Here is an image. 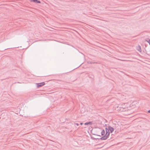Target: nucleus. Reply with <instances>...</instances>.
I'll return each mask as SVG.
<instances>
[{"instance_id": "obj_1", "label": "nucleus", "mask_w": 150, "mask_h": 150, "mask_svg": "<svg viewBox=\"0 0 150 150\" xmlns=\"http://www.w3.org/2000/svg\"><path fill=\"white\" fill-rule=\"evenodd\" d=\"M105 131L106 133L104 130H102L101 132V135H104L103 137V139H106L108 138L110 134V132L111 133L112 132L114 131V129L112 127H109L106 128Z\"/></svg>"}, {"instance_id": "obj_2", "label": "nucleus", "mask_w": 150, "mask_h": 150, "mask_svg": "<svg viewBox=\"0 0 150 150\" xmlns=\"http://www.w3.org/2000/svg\"><path fill=\"white\" fill-rule=\"evenodd\" d=\"M45 83L44 82H42L41 83H37V85L38 88L41 87L45 85Z\"/></svg>"}, {"instance_id": "obj_3", "label": "nucleus", "mask_w": 150, "mask_h": 150, "mask_svg": "<svg viewBox=\"0 0 150 150\" xmlns=\"http://www.w3.org/2000/svg\"><path fill=\"white\" fill-rule=\"evenodd\" d=\"M92 122H88L84 123V125H91L92 124Z\"/></svg>"}, {"instance_id": "obj_4", "label": "nucleus", "mask_w": 150, "mask_h": 150, "mask_svg": "<svg viewBox=\"0 0 150 150\" xmlns=\"http://www.w3.org/2000/svg\"><path fill=\"white\" fill-rule=\"evenodd\" d=\"M31 2H34L37 3H40V1L37 0H31Z\"/></svg>"}, {"instance_id": "obj_5", "label": "nucleus", "mask_w": 150, "mask_h": 150, "mask_svg": "<svg viewBox=\"0 0 150 150\" xmlns=\"http://www.w3.org/2000/svg\"><path fill=\"white\" fill-rule=\"evenodd\" d=\"M146 41L147 42H148L149 43V45H150V40H146Z\"/></svg>"}, {"instance_id": "obj_6", "label": "nucleus", "mask_w": 150, "mask_h": 150, "mask_svg": "<svg viewBox=\"0 0 150 150\" xmlns=\"http://www.w3.org/2000/svg\"><path fill=\"white\" fill-rule=\"evenodd\" d=\"M75 124L77 126L79 125V124L78 123H76Z\"/></svg>"}, {"instance_id": "obj_7", "label": "nucleus", "mask_w": 150, "mask_h": 150, "mask_svg": "<svg viewBox=\"0 0 150 150\" xmlns=\"http://www.w3.org/2000/svg\"><path fill=\"white\" fill-rule=\"evenodd\" d=\"M148 113H150V110H148Z\"/></svg>"}, {"instance_id": "obj_8", "label": "nucleus", "mask_w": 150, "mask_h": 150, "mask_svg": "<svg viewBox=\"0 0 150 150\" xmlns=\"http://www.w3.org/2000/svg\"><path fill=\"white\" fill-rule=\"evenodd\" d=\"M82 124H83V123H80V125H82Z\"/></svg>"}, {"instance_id": "obj_9", "label": "nucleus", "mask_w": 150, "mask_h": 150, "mask_svg": "<svg viewBox=\"0 0 150 150\" xmlns=\"http://www.w3.org/2000/svg\"><path fill=\"white\" fill-rule=\"evenodd\" d=\"M139 48H140V51H141V48L140 47H139Z\"/></svg>"}, {"instance_id": "obj_10", "label": "nucleus", "mask_w": 150, "mask_h": 150, "mask_svg": "<svg viewBox=\"0 0 150 150\" xmlns=\"http://www.w3.org/2000/svg\"><path fill=\"white\" fill-rule=\"evenodd\" d=\"M98 136H101L100 135H98Z\"/></svg>"}]
</instances>
